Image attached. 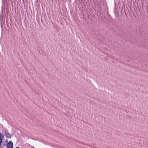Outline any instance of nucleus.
Instances as JSON below:
<instances>
[{"label": "nucleus", "mask_w": 148, "mask_h": 148, "mask_svg": "<svg viewBox=\"0 0 148 148\" xmlns=\"http://www.w3.org/2000/svg\"><path fill=\"white\" fill-rule=\"evenodd\" d=\"M13 143L11 141H10L7 145L8 148H13Z\"/></svg>", "instance_id": "f257e3e1"}, {"label": "nucleus", "mask_w": 148, "mask_h": 148, "mask_svg": "<svg viewBox=\"0 0 148 148\" xmlns=\"http://www.w3.org/2000/svg\"><path fill=\"white\" fill-rule=\"evenodd\" d=\"M3 135L0 132V146H1V144L3 140Z\"/></svg>", "instance_id": "f03ea898"}, {"label": "nucleus", "mask_w": 148, "mask_h": 148, "mask_svg": "<svg viewBox=\"0 0 148 148\" xmlns=\"http://www.w3.org/2000/svg\"><path fill=\"white\" fill-rule=\"evenodd\" d=\"M5 134L6 137L8 138H10L11 137L10 134L7 131L5 132Z\"/></svg>", "instance_id": "7ed1b4c3"}, {"label": "nucleus", "mask_w": 148, "mask_h": 148, "mask_svg": "<svg viewBox=\"0 0 148 148\" xmlns=\"http://www.w3.org/2000/svg\"><path fill=\"white\" fill-rule=\"evenodd\" d=\"M16 148H20L18 147H16Z\"/></svg>", "instance_id": "20e7f679"}]
</instances>
